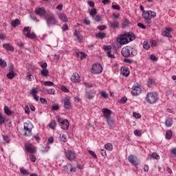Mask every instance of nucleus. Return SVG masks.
<instances>
[{
    "mask_svg": "<svg viewBox=\"0 0 176 176\" xmlns=\"http://www.w3.org/2000/svg\"><path fill=\"white\" fill-rule=\"evenodd\" d=\"M20 172L21 173V174H23V175H30V171L24 168H21Z\"/></svg>",
    "mask_w": 176,
    "mask_h": 176,
    "instance_id": "obj_34",
    "label": "nucleus"
},
{
    "mask_svg": "<svg viewBox=\"0 0 176 176\" xmlns=\"http://www.w3.org/2000/svg\"><path fill=\"white\" fill-rule=\"evenodd\" d=\"M133 118H135V119H140V118H141V114H140V113L133 112Z\"/></svg>",
    "mask_w": 176,
    "mask_h": 176,
    "instance_id": "obj_47",
    "label": "nucleus"
},
{
    "mask_svg": "<svg viewBox=\"0 0 176 176\" xmlns=\"http://www.w3.org/2000/svg\"><path fill=\"white\" fill-rule=\"evenodd\" d=\"M60 89L62 91H64L65 93H69V89H68V88L64 85L61 86Z\"/></svg>",
    "mask_w": 176,
    "mask_h": 176,
    "instance_id": "obj_48",
    "label": "nucleus"
},
{
    "mask_svg": "<svg viewBox=\"0 0 176 176\" xmlns=\"http://www.w3.org/2000/svg\"><path fill=\"white\" fill-rule=\"evenodd\" d=\"M151 157H152V159H155V160H159V159H160V156L157 153H153Z\"/></svg>",
    "mask_w": 176,
    "mask_h": 176,
    "instance_id": "obj_38",
    "label": "nucleus"
},
{
    "mask_svg": "<svg viewBox=\"0 0 176 176\" xmlns=\"http://www.w3.org/2000/svg\"><path fill=\"white\" fill-rule=\"evenodd\" d=\"M133 133L135 135H137L138 137H141L142 133L140 130H135Z\"/></svg>",
    "mask_w": 176,
    "mask_h": 176,
    "instance_id": "obj_56",
    "label": "nucleus"
},
{
    "mask_svg": "<svg viewBox=\"0 0 176 176\" xmlns=\"http://www.w3.org/2000/svg\"><path fill=\"white\" fill-rule=\"evenodd\" d=\"M47 92L48 93V94L54 95L56 94V90H54V89H49L47 90Z\"/></svg>",
    "mask_w": 176,
    "mask_h": 176,
    "instance_id": "obj_50",
    "label": "nucleus"
},
{
    "mask_svg": "<svg viewBox=\"0 0 176 176\" xmlns=\"http://www.w3.org/2000/svg\"><path fill=\"white\" fill-rule=\"evenodd\" d=\"M70 79L73 83H79L80 82V76L78 73H74Z\"/></svg>",
    "mask_w": 176,
    "mask_h": 176,
    "instance_id": "obj_13",
    "label": "nucleus"
},
{
    "mask_svg": "<svg viewBox=\"0 0 176 176\" xmlns=\"http://www.w3.org/2000/svg\"><path fill=\"white\" fill-rule=\"evenodd\" d=\"M96 36H97V38H99V39H104V38L107 36V33L104 32H100L96 35Z\"/></svg>",
    "mask_w": 176,
    "mask_h": 176,
    "instance_id": "obj_25",
    "label": "nucleus"
},
{
    "mask_svg": "<svg viewBox=\"0 0 176 176\" xmlns=\"http://www.w3.org/2000/svg\"><path fill=\"white\" fill-rule=\"evenodd\" d=\"M25 149L28 153H35V147L32 144H26Z\"/></svg>",
    "mask_w": 176,
    "mask_h": 176,
    "instance_id": "obj_17",
    "label": "nucleus"
},
{
    "mask_svg": "<svg viewBox=\"0 0 176 176\" xmlns=\"http://www.w3.org/2000/svg\"><path fill=\"white\" fill-rule=\"evenodd\" d=\"M142 16L145 20H151V15L149 14V10L144 11Z\"/></svg>",
    "mask_w": 176,
    "mask_h": 176,
    "instance_id": "obj_22",
    "label": "nucleus"
},
{
    "mask_svg": "<svg viewBox=\"0 0 176 176\" xmlns=\"http://www.w3.org/2000/svg\"><path fill=\"white\" fill-rule=\"evenodd\" d=\"M100 153L102 156H107V151L104 149L100 150Z\"/></svg>",
    "mask_w": 176,
    "mask_h": 176,
    "instance_id": "obj_63",
    "label": "nucleus"
},
{
    "mask_svg": "<svg viewBox=\"0 0 176 176\" xmlns=\"http://www.w3.org/2000/svg\"><path fill=\"white\" fill-rule=\"evenodd\" d=\"M63 102L65 109H71L72 105L71 103V98L69 96H66L63 99Z\"/></svg>",
    "mask_w": 176,
    "mask_h": 176,
    "instance_id": "obj_11",
    "label": "nucleus"
},
{
    "mask_svg": "<svg viewBox=\"0 0 176 176\" xmlns=\"http://www.w3.org/2000/svg\"><path fill=\"white\" fill-rule=\"evenodd\" d=\"M88 153H89V155H91V156H92L94 159H97V154H96L94 151L89 150Z\"/></svg>",
    "mask_w": 176,
    "mask_h": 176,
    "instance_id": "obj_46",
    "label": "nucleus"
},
{
    "mask_svg": "<svg viewBox=\"0 0 176 176\" xmlns=\"http://www.w3.org/2000/svg\"><path fill=\"white\" fill-rule=\"evenodd\" d=\"M4 112L6 115H8V116H10L12 115V113H13V111H12L10 109H9V107L8 106H4Z\"/></svg>",
    "mask_w": 176,
    "mask_h": 176,
    "instance_id": "obj_28",
    "label": "nucleus"
},
{
    "mask_svg": "<svg viewBox=\"0 0 176 176\" xmlns=\"http://www.w3.org/2000/svg\"><path fill=\"white\" fill-rule=\"evenodd\" d=\"M148 13L150 14L151 19H152V17H156V12H155L153 11L148 10Z\"/></svg>",
    "mask_w": 176,
    "mask_h": 176,
    "instance_id": "obj_54",
    "label": "nucleus"
},
{
    "mask_svg": "<svg viewBox=\"0 0 176 176\" xmlns=\"http://www.w3.org/2000/svg\"><path fill=\"white\" fill-rule=\"evenodd\" d=\"M107 56L109 57V58H115V55L112 54L111 51L107 52Z\"/></svg>",
    "mask_w": 176,
    "mask_h": 176,
    "instance_id": "obj_58",
    "label": "nucleus"
},
{
    "mask_svg": "<svg viewBox=\"0 0 176 176\" xmlns=\"http://www.w3.org/2000/svg\"><path fill=\"white\" fill-rule=\"evenodd\" d=\"M142 89L138 86H133L131 91L132 96L137 97V96H140L141 94Z\"/></svg>",
    "mask_w": 176,
    "mask_h": 176,
    "instance_id": "obj_12",
    "label": "nucleus"
},
{
    "mask_svg": "<svg viewBox=\"0 0 176 176\" xmlns=\"http://www.w3.org/2000/svg\"><path fill=\"white\" fill-rule=\"evenodd\" d=\"M118 102L121 103V104H126L127 102V98L124 96L122 97L119 101Z\"/></svg>",
    "mask_w": 176,
    "mask_h": 176,
    "instance_id": "obj_44",
    "label": "nucleus"
},
{
    "mask_svg": "<svg viewBox=\"0 0 176 176\" xmlns=\"http://www.w3.org/2000/svg\"><path fill=\"white\" fill-rule=\"evenodd\" d=\"M30 18L32 19V20H33V21H39V20H38V18L36 17V16L32 14L30 15Z\"/></svg>",
    "mask_w": 176,
    "mask_h": 176,
    "instance_id": "obj_57",
    "label": "nucleus"
},
{
    "mask_svg": "<svg viewBox=\"0 0 176 176\" xmlns=\"http://www.w3.org/2000/svg\"><path fill=\"white\" fill-rule=\"evenodd\" d=\"M104 148L105 149H107V151H112L113 147H112V144L111 143H107L104 145Z\"/></svg>",
    "mask_w": 176,
    "mask_h": 176,
    "instance_id": "obj_39",
    "label": "nucleus"
},
{
    "mask_svg": "<svg viewBox=\"0 0 176 176\" xmlns=\"http://www.w3.org/2000/svg\"><path fill=\"white\" fill-rule=\"evenodd\" d=\"M5 123V117L2 116V113L0 112V124Z\"/></svg>",
    "mask_w": 176,
    "mask_h": 176,
    "instance_id": "obj_51",
    "label": "nucleus"
},
{
    "mask_svg": "<svg viewBox=\"0 0 176 176\" xmlns=\"http://www.w3.org/2000/svg\"><path fill=\"white\" fill-rule=\"evenodd\" d=\"M122 25L123 27H127V25H129V20H125L123 23H122Z\"/></svg>",
    "mask_w": 176,
    "mask_h": 176,
    "instance_id": "obj_64",
    "label": "nucleus"
},
{
    "mask_svg": "<svg viewBox=\"0 0 176 176\" xmlns=\"http://www.w3.org/2000/svg\"><path fill=\"white\" fill-rule=\"evenodd\" d=\"M74 35H75V36H76L78 42H82V41H83V37L82 36H80V34L77 31H76L74 32Z\"/></svg>",
    "mask_w": 176,
    "mask_h": 176,
    "instance_id": "obj_33",
    "label": "nucleus"
},
{
    "mask_svg": "<svg viewBox=\"0 0 176 176\" xmlns=\"http://www.w3.org/2000/svg\"><path fill=\"white\" fill-rule=\"evenodd\" d=\"M56 124H57L55 122V121H52V122H50L49 124V127H50V129H52V130H56Z\"/></svg>",
    "mask_w": 176,
    "mask_h": 176,
    "instance_id": "obj_37",
    "label": "nucleus"
},
{
    "mask_svg": "<svg viewBox=\"0 0 176 176\" xmlns=\"http://www.w3.org/2000/svg\"><path fill=\"white\" fill-rule=\"evenodd\" d=\"M0 67H2V68H6L8 67V63H6V61L2 58H0Z\"/></svg>",
    "mask_w": 176,
    "mask_h": 176,
    "instance_id": "obj_35",
    "label": "nucleus"
},
{
    "mask_svg": "<svg viewBox=\"0 0 176 176\" xmlns=\"http://www.w3.org/2000/svg\"><path fill=\"white\" fill-rule=\"evenodd\" d=\"M65 155L69 162H74L76 159V153L73 151L68 150L65 152Z\"/></svg>",
    "mask_w": 176,
    "mask_h": 176,
    "instance_id": "obj_7",
    "label": "nucleus"
},
{
    "mask_svg": "<svg viewBox=\"0 0 176 176\" xmlns=\"http://www.w3.org/2000/svg\"><path fill=\"white\" fill-rule=\"evenodd\" d=\"M173 118H168L166 121H165V124L166 126V127H171V126H173Z\"/></svg>",
    "mask_w": 176,
    "mask_h": 176,
    "instance_id": "obj_26",
    "label": "nucleus"
},
{
    "mask_svg": "<svg viewBox=\"0 0 176 176\" xmlns=\"http://www.w3.org/2000/svg\"><path fill=\"white\" fill-rule=\"evenodd\" d=\"M41 75L44 76V78H47L49 76V70L47 69H43L41 72Z\"/></svg>",
    "mask_w": 176,
    "mask_h": 176,
    "instance_id": "obj_24",
    "label": "nucleus"
},
{
    "mask_svg": "<svg viewBox=\"0 0 176 176\" xmlns=\"http://www.w3.org/2000/svg\"><path fill=\"white\" fill-rule=\"evenodd\" d=\"M24 35L26 36V38H30V39H35L36 38V34L34 32L25 34L24 33Z\"/></svg>",
    "mask_w": 176,
    "mask_h": 176,
    "instance_id": "obj_23",
    "label": "nucleus"
},
{
    "mask_svg": "<svg viewBox=\"0 0 176 176\" xmlns=\"http://www.w3.org/2000/svg\"><path fill=\"white\" fill-rule=\"evenodd\" d=\"M109 25L110 28H119V22L116 20L109 22Z\"/></svg>",
    "mask_w": 176,
    "mask_h": 176,
    "instance_id": "obj_19",
    "label": "nucleus"
},
{
    "mask_svg": "<svg viewBox=\"0 0 176 176\" xmlns=\"http://www.w3.org/2000/svg\"><path fill=\"white\" fill-rule=\"evenodd\" d=\"M171 137H173V131L168 130L166 132V140H171Z\"/></svg>",
    "mask_w": 176,
    "mask_h": 176,
    "instance_id": "obj_29",
    "label": "nucleus"
},
{
    "mask_svg": "<svg viewBox=\"0 0 176 176\" xmlns=\"http://www.w3.org/2000/svg\"><path fill=\"white\" fill-rule=\"evenodd\" d=\"M100 94H101V97H102V98H108V97H109L108 94H107V92H105V91H102L100 93Z\"/></svg>",
    "mask_w": 176,
    "mask_h": 176,
    "instance_id": "obj_52",
    "label": "nucleus"
},
{
    "mask_svg": "<svg viewBox=\"0 0 176 176\" xmlns=\"http://www.w3.org/2000/svg\"><path fill=\"white\" fill-rule=\"evenodd\" d=\"M89 14L91 17H94L97 14V9L93 8L89 11Z\"/></svg>",
    "mask_w": 176,
    "mask_h": 176,
    "instance_id": "obj_36",
    "label": "nucleus"
},
{
    "mask_svg": "<svg viewBox=\"0 0 176 176\" xmlns=\"http://www.w3.org/2000/svg\"><path fill=\"white\" fill-rule=\"evenodd\" d=\"M153 85H155V79H153V78L148 79V82H147L148 87H152V86H153Z\"/></svg>",
    "mask_w": 176,
    "mask_h": 176,
    "instance_id": "obj_31",
    "label": "nucleus"
},
{
    "mask_svg": "<svg viewBox=\"0 0 176 176\" xmlns=\"http://www.w3.org/2000/svg\"><path fill=\"white\" fill-rule=\"evenodd\" d=\"M128 161L133 166H138L140 164V160H138V158L135 155H129L128 157Z\"/></svg>",
    "mask_w": 176,
    "mask_h": 176,
    "instance_id": "obj_10",
    "label": "nucleus"
},
{
    "mask_svg": "<svg viewBox=\"0 0 176 176\" xmlns=\"http://www.w3.org/2000/svg\"><path fill=\"white\" fill-rule=\"evenodd\" d=\"M11 25L14 28H16V25H20V20L19 19L12 20L11 21Z\"/></svg>",
    "mask_w": 176,
    "mask_h": 176,
    "instance_id": "obj_27",
    "label": "nucleus"
},
{
    "mask_svg": "<svg viewBox=\"0 0 176 176\" xmlns=\"http://www.w3.org/2000/svg\"><path fill=\"white\" fill-rule=\"evenodd\" d=\"M25 137H31L32 135V124L30 122H25L24 124Z\"/></svg>",
    "mask_w": 176,
    "mask_h": 176,
    "instance_id": "obj_6",
    "label": "nucleus"
},
{
    "mask_svg": "<svg viewBox=\"0 0 176 176\" xmlns=\"http://www.w3.org/2000/svg\"><path fill=\"white\" fill-rule=\"evenodd\" d=\"M121 73L122 74V75H124V76H128L129 75H130V71L127 67H122Z\"/></svg>",
    "mask_w": 176,
    "mask_h": 176,
    "instance_id": "obj_21",
    "label": "nucleus"
},
{
    "mask_svg": "<svg viewBox=\"0 0 176 176\" xmlns=\"http://www.w3.org/2000/svg\"><path fill=\"white\" fill-rule=\"evenodd\" d=\"M162 36H166V38H173V35H171V34L166 30L163 31L162 32Z\"/></svg>",
    "mask_w": 176,
    "mask_h": 176,
    "instance_id": "obj_30",
    "label": "nucleus"
},
{
    "mask_svg": "<svg viewBox=\"0 0 176 176\" xmlns=\"http://www.w3.org/2000/svg\"><path fill=\"white\" fill-rule=\"evenodd\" d=\"M3 47L6 49V50H8L9 52H14V47L10 43H5L3 45Z\"/></svg>",
    "mask_w": 176,
    "mask_h": 176,
    "instance_id": "obj_18",
    "label": "nucleus"
},
{
    "mask_svg": "<svg viewBox=\"0 0 176 176\" xmlns=\"http://www.w3.org/2000/svg\"><path fill=\"white\" fill-rule=\"evenodd\" d=\"M30 94L33 96L36 101L39 100V96H38V89L36 88H32V91H30Z\"/></svg>",
    "mask_w": 176,
    "mask_h": 176,
    "instance_id": "obj_16",
    "label": "nucleus"
},
{
    "mask_svg": "<svg viewBox=\"0 0 176 176\" xmlns=\"http://www.w3.org/2000/svg\"><path fill=\"white\" fill-rule=\"evenodd\" d=\"M7 78H8V79H13V78H14V72H10L7 74Z\"/></svg>",
    "mask_w": 176,
    "mask_h": 176,
    "instance_id": "obj_42",
    "label": "nucleus"
},
{
    "mask_svg": "<svg viewBox=\"0 0 176 176\" xmlns=\"http://www.w3.org/2000/svg\"><path fill=\"white\" fill-rule=\"evenodd\" d=\"M44 85L45 86H54V83L52 81H45Z\"/></svg>",
    "mask_w": 176,
    "mask_h": 176,
    "instance_id": "obj_49",
    "label": "nucleus"
},
{
    "mask_svg": "<svg viewBox=\"0 0 176 176\" xmlns=\"http://www.w3.org/2000/svg\"><path fill=\"white\" fill-rule=\"evenodd\" d=\"M112 8L115 10H120V6L119 5H113Z\"/></svg>",
    "mask_w": 176,
    "mask_h": 176,
    "instance_id": "obj_60",
    "label": "nucleus"
},
{
    "mask_svg": "<svg viewBox=\"0 0 176 176\" xmlns=\"http://www.w3.org/2000/svg\"><path fill=\"white\" fill-rule=\"evenodd\" d=\"M83 85H84V86H85V87H93V85L90 84L87 82H84Z\"/></svg>",
    "mask_w": 176,
    "mask_h": 176,
    "instance_id": "obj_59",
    "label": "nucleus"
},
{
    "mask_svg": "<svg viewBox=\"0 0 176 176\" xmlns=\"http://www.w3.org/2000/svg\"><path fill=\"white\" fill-rule=\"evenodd\" d=\"M44 19L48 27H50V25H57L58 24V21L56 19V16H54V14L52 12L47 13L45 15Z\"/></svg>",
    "mask_w": 176,
    "mask_h": 176,
    "instance_id": "obj_4",
    "label": "nucleus"
},
{
    "mask_svg": "<svg viewBox=\"0 0 176 176\" xmlns=\"http://www.w3.org/2000/svg\"><path fill=\"white\" fill-rule=\"evenodd\" d=\"M56 120L58 123H60V126L63 130H68L69 127V122L68 120L63 119L60 116H56Z\"/></svg>",
    "mask_w": 176,
    "mask_h": 176,
    "instance_id": "obj_5",
    "label": "nucleus"
},
{
    "mask_svg": "<svg viewBox=\"0 0 176 176\" xmlns=\"http://www.w3.org/2000/svg\"><path fill=\"white\" fill-rule=\"evenodd\" d=\"M134 39H135L134 34L126 33L125 34H123L122 36H120L119 38V43H120V45H127V43L131 42V41H134Z\"/></svg>",
    "mask_w": 176,
    "mask_h": 176,
    "instance_id": "obj_3",
    "label": "nucleus"
},
{
    "mask_svg": "<svg viewBox=\"0 0 176 176\" xmlns=\"http://www.w3.org/2000/svg\"><path fill=\"white\" fill-rule=\"evenodd\" d=\"M30 159L31 162H32V163H35V162H36V157L34 155H30Z\"/></svg>",
    "mask_w": 176,
    "mask_h": 176,
    "instance_id": "obj_53",
    "label": "nucleus"
},
{
    "mask_svg": "<svg viewBox=\"0 0 176 176\" xmlns=\"http://www.w3.org/2000/svg\"><path fill=\"white\" fill-rule=\"evenodd\" d=\"M107 124H109L110 129H112L113 126H115V119L112 117H109V118H107Z\"/></svg>",
    "mask_w": 176,
    "mask_h": 176,
    "instance_id": "obj_20",
    "label": "nucleus"
},
{
    "mask_svg": "<svg viewBox=\"0 0 176 176\" xmlns=\"http://www.w3.org/2000/svg\"><path fill=\"white\" fill-rule=\"evenodd\" d=\"M3 141L7 142V144H9V142H10V137L8 136L7 135H3Z\"/></svg>",
    "mask_w": 176,
    "mask_h": 176,
    "instance_id": "obj_41",
    "label": "nucleus"
},
{
    "mask_svg": "<svg viewBox=\"0 0 176 176\" xmlns=\"http://www.w3.org/2000/svg\"><path fill=\"white\" fill-rule=\"evenodd\" d=\"M143 47L144 49H145L146 50H149L151 46L149 45V44H148V42L144 41L143 43Z\"/></svg>",
    "mask_w": 176,
    "mask_h": 176,
    "instance_id": "obj_43",
    "label": "nucleus"
},
{
    "mask_svg": "<svg viewBox=\"0 0 176 176\" xmlns=\"http://www.w3.org/2000/svg\"><path fill=\"white\" fill-rule=\"evenodd\" d=\"M57 16L60 21H63V23H68V17H67V14H65V13L59 12L57 13Z\"/></svg>",
    "mask_w": 176,
    "mask_h": 176,
    "instance_id": "obj_14",
    "label": "nucleus"
},
{
    "mask_svg": "<svg viewBox=\"0 0 176 176\" xmlns=\"http://www.w3.org/2000/svg\"><path fill=\"white\" fill-rule=\"evenodd\" d=\"M170 153H172V155H173V156L176 157V148H171Z\"/></svg>",
    "mask_w": 176,
    "mask_h": 176,
    "instance_id": "obj_61",
    "label": "nucleus"
},
{
    "mask_svg": "<svg viewBox=\"0 0 176 176\" xmlns=\"http://www.w3.org/2000/svg\"><path fill=\"white\" fill-rule=\"evenodd\" d=\"M60 138L61 141H63V142H67V135H65V134H63L62 135H60Z\"/></svg>",
    "mask_w": 176,
    "mask_h": 176,
    "instance_id": "obj_55",
    "label": "nucleus"
},
{
    "mask_svg": "<svg viewBox=\"0 0 176 176\" xmlns=\"http://www.w3.org/2000/svg\"><path fill=\"white\" fill-rule=\"evenodd\" d=\"M24 34H29L31 32V28L30 27H25L23 28Z\"/></svg>",
    "mask_w": 176,
    "mask_h": 176,
    "instance_id": "obj_45",
    "label": "nucleus"
},
{
    "mask_svg": "<svg viewBox=\"0 0 176 176\" xmlns=\"http://www.w3.org/2000/svg\"><path fill=\"white\" fill-rule=\"evenodd\" d=\"M26 79L29 82H32V79H34V76L31 75V73H28V74L26 76Z\"/></svg>",
    "mask_w": 176,
    "mask_h": 176,
    "instance_id": "obj_40",
    "label": "nucleus"
},
{
    "mask_svg": "<svg viewBox=\"0 0 176 176\" xmlns=\"http://www.w3.org/2000/svg\"><path fill=\"white\" fill-rule=\"evenodd\" d=\"M121 53L123 57H134L138 54L137 50L130 46L123 47Z\"/></svg>",
    "mask_w": 176,
    "mask_h": 176,
    "instance_id": "obj_2",
    "label": "nucleus"
},
{
    "mask_svg": "<svg viewBox=\"0 0 176 176\" xmlns=\"http://www.w3.org/2000/svg\"><path fill=\"white\" fill-rule=\"evenodd\" d=\"M85 97L88 100H92V98H94V95H93V94H90L89 92H86L85 94Z\"/></svg>",
    "mask_w": 176,
    "mask_h": 176,
    "instance_id": "obj_32",
    "label": "nucleus"
},
{
    "mask_svg": "<svg viewBox=\"0 0 176 176\" xmlns=\"http://www.w3.org/2000/svg\"><path fill=\"white\" fill-rule=\"evenodd\" d=\"M102 72V66L100 64H94L91 68L92 74H101Z\"/></svg>",
    "mask_w": 176,
    "mask_h": 176,
    "instance_id": "obj_9",
    "label": "nucleus"
},
{
    "mask_svg": "<svg viewBox=\"0 0 176 176\" xmlns=\"http://www.w3.org/2000/svg\"><path fill=\"white\" fill-rule=\"evenodd\" d=\"M37 16H39L40 17H43L45 18V16H46V10L44 8H41V7H37L35 8L34 10Z\"/></svg>",
    "mask_w": 176,
    "mask_h": 176,
    "instance_id": "obj_8",
    "label": "nucleus"
},
{
    "mask_svg": "<svg viewBox=\"0 0 176 176\" xmlns=\"http://www.w3.org/2000/svg\"><path fill=\"white\" fill-rule=\"evenodd\" d=\"M98 28L100 30V31H104V30H105V28H107V26L102 25H99L98 26Z\"/></svg>",
    "mask_w": 176,
    "mask_h": 176,
    "instance_id": "obj_62",
    "label": "nucleus"
},
{
    "mask_svg": "<svg viewBox=\"0 0 176 176\" xmlns=\"http://www.w3.org/2000/svg\"><path fill=\"white\" fill-rule=\"evenodd\" d=\"M146 101L151 105L156 104L159 101V94L156 92H148L146 96Z\"/></svg>",
    "mask_w": 176,
    "mask_h": 176,
    "instance_id": "obj_1",
    "label": "nucleus"
},
{
    "mask_svg": "<svg viewBox=\"0 0 176 176\" xmlns=\"http://www.w3.org/2000/svg\"><path fill=\"white\" fill-rule=\"evenodd\" d=\"M102 112L103 113V116H104V118L106 119H108L109 118H111V115H112V111H111L108 108L102 109Z\"/></svg>",
    "mask_w": 176,
    "mask_h": 176,
    "instance_id": "obj_15",
    "label": "nucleus"
}]
</instances>
